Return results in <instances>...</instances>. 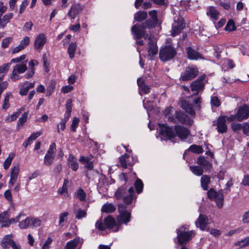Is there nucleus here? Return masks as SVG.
Masks as SVG:
<instances>
[{
	"label": "nucleus",
	"mask_w": 249,
	"mask_h": 249,
	"mask_svg": "<svg viewBox=\"0 0 249 249\" xmlns=\"http://www.w3.org/2000/svg\"><path fill=\"white\" fill-rule=\"evenodd\" d=\"M142 28H139L137 25H134L131 28V32L136 39L143 38L148 43L147 52L150 57L153 56L158 53V47L154 41L153 40V36L152 34H146Z\"/></svg>",
	"instance_id": "nucleus-1"
},
{
	"label": "nucleus",
	"mask_w": 249,
	"mask_h": 249,
	"mask_svg": "<svg viewBox=\"0 0 249 249\" xmlns=\"http://www.w3.org/2000/svg\"><path fill=\"white\" fill-rule=\"evenodd\" d=\"M118 210L120 213L119 215L117 217L119 224L116 226V229L114 230V231H117L119 230L122 223L126 224L129 222L131 217L130 213L126 210V207L124 204L119 205Z\"/></svg>",
	"instance_id": "nucleus-2"
},
{
	"label": "nucleus",
	"mask_w": 249,
	"mask_h": 249,
	"mask_svg": "<svg viewBox=\"0 0 249 249\" xmlns=\"http://www.w3.org/2000/svg\"><path fill=\"white\" fill-rule=\"evenodd\" d=\"M176 54V49L171 45H167L160 50L159 58L161 61L166 62L173 59Z\"/></svg>",
	"instance_id": "nucleus-3"
},
{
	"label": "nucleus",
	"mask_w": 249,
	"mask_h": 249,
	"mask_svg": "<svg viewBox=\"0 0 249 249\" xmlns=\"http://www.w3.org/2000/svg\"><path fill=\"white\" fill-rule=\"evenodd\" d=\"M207 196L211 200H214L218 208H221L223 205L224 195L222 190L218 192L213 189H210L207 192Z\"/></svg>",
	"instance_id": "nucleus-4"
},
{
	"label": "nucleus",
	"mask_w": 249,
	"mask_h": 249,
	"mask_svg": "<svg viewBox=\"0 0 249 249\" xmlns=\"http://www.w3.org/2000/svg\"><path fill=\"white\" fill-rule=\"evenodd\" d=\"M185 228L182 226L177 231V238L179 244H183L192 239L195 233L193 231H185Z\"/></svg>",
	"instance_id": "nucleus-5"
},
{
	"label": "nucleus",
	"mask_w": 249,
	"mask_h": 249,
	"mask_svg": "<svg viewBox=\"0 0 249 249\" xmlns=\"http://www.w3.org/2000/svg\"><path fill=\"white\" fill-rule=\"evenodd\" d=\"M198 74V70L196 67L194 66L187 67L181 74L180 79L183 81L191 80L196 77Z\"/></svg>",
	"instance_id": "nucleus-6"
},
{
	"label": "nucleus",
	"mask_w": 249,
	"mask_h": 249,
	"mask_svg": "<svg viewBox=\"0 0 249 249\" xmlns=\"http://www.w3.org/2000/svg\"><path fill=\"white\" fill-rule=\"evenodd\" d=\"M56 151V144L54 142H53L50 144L45 155L44 159V164L45 165L49 166L53 164L54 160Z\"/></svg>",
	"instance_id": "nucleus-7"
},
{
	"label": "nucleus",
	"mask_w": 249,
	"mask_h": 249,
	"mask_svg": "<svg viewBox=\"0 0 249 249\" xmlns=\"http://www.w3.org/2000/svg\"><path fill=\"white\" fill-rule=\"evenodd\" d=\"M118 224H115V221L114 218L111 216H108L104 219V223H103L101 221H98L96 224L95 226L100 231H104L107 228L110 229H113Z\"/></svg>",
	"instance_id": "nucleus-8"
},
{
	"label": "nucleus",
	"mask_w": 249,
	"mask_h": 249,
	"mask_svg": "<svg viewBox=\"0 0 249 249\" xmlns=\"http://www.w3.org/2000/svg\"><path fill=\"white\" fill-rule=\"evenodd\" d=\"M185 24L183 22L182 18L180 16L174 17V22L172 24V29L171 35L175 36L178 35L184 28Z\"/></svg>",
	"instance_id": "nucleus-9"
},
{
	"label": "nucleus",
	"mask_w": 249,
	"mask_h": 249,
	"mask_svg": "<svg viewBox=\"0 0 249 249\" xmlns=\"http://www.w3.org/2000/svg\"><path fill=\"white\" fill-rule=\"evenodd\" d=\"M149 15L150 16L151 19L146 20L145 22L143 23L142 25L136 24L139 26V28H142V30H144L145 28H149L151 27H154L157 24L158 18H157V13L156 10H152L149 12Z\"/></svg>",
	"instance_id": "nucleus-10"
},
{
	"label": "nucleus",
	"mask_w": 249,
	"mask_h": 249,
	"mask_svg": "<svg viewBox=\"0 0 249 249\" xmlns=\"http://www.w3.org/2000/svg\"><path fill=\"white\" fill-rule=\"evenodd\" d=\"M12 234L6 235L1 241V246L3 249H8L10 246L13 249H21L20 246L16 244L12 239Z\"/></svg>",
	"instance_id": "nucleus-11"
},
{
	"label": "nucleus",
	"mask_w": 249,
	"mask_h": 249,
	"mask_svg": "<svg viewBox=\"0 0 249 249\" xmlns=\"http://www.w3.org/2000/svg\"><path fill=\"white\" fill-rule=\"evenodd\" d=\"M27 69L26 64L25 62L16 65L13 68L11 79L14 81L19 79V74L24 73Z\"/></svg>",
	"instance_id": "nucleus-12"
},
{
	"label": "nucleus",
	"mask_w": 249,
	"mask_h": 249,
	"mask_svg": "<svg viewBox=\"0 0 249 249\" xmlns=\"http://www.w3.org/2000/svg\"><path fill=\"white\" fill-rule=\"evenodd\" d=\"M173 119L174 120H172L171 122L174 123H180L189 125L192 124V121L190 118L181 111H175Z\"/></svg>",
	"instance_id": "nucleus-13"
},
{
	"label": "nucleus",
	"mask_w": 249,
	"mask_h": 249,
	"mask_svg": "<svg viewBox=\"0 0 249 249\" xmlns=\"http://www.w3.org/2000/svg\"><path fill=\"white\" fill-rule=\"evenodd\" d=\"M205 77V75L200 76L197 80L193 82L191 85V90L195 91L194 95H196L200 91H202L204 87L203 80Z\"/></svg>",
	"instance_id": "nucleus-14"
},
{
	"label": "nucleus",
	"mask_w": 249,
	"mask_h": 249,
	"mask_svg": "<svg viewBox=\"0 0 249 249\" xmlns=\"http://www.w3.org/2000/svg\"><path fill=\"white\" fill-rule=\"evenodd\" d=\"M226 123V116H221L218 118L216 122H213V125L216 126V129L219 133H224L227 130Z\"/></svg>",
	"instance_id": "nucleus-15"
},
{
	"label": "nucleus",
	"mask_w": 249,
	"mask_h": 249,
	"mask_svg": "<svg viewBox=\"0 0 249 249\" xmlns=\"http://www.w3.org/2000/svg\"><path fill=\"white\" fill-rule=\"evenodd\" d=\"M83 10V6L79 3L72 4L68 13V16L71 19H74Z\"/></svg>",
	"instance_id": "nucleus-16"
},
{
	"label": "nucleus",
	"mask_w": 249,
	"mask_h": 249,
	"mask_svg": "<svg viewBox=\"0 0 249 249\" xmlns=\"http://www.w3.org/2000/svg\"><path fill=\"white\" fill-rule=\"evenodd\" d=\"M237 120L242 121L249 117V106L244 105L239 107L237 111Z\"/></svg>",
	"instance_id": "nucleus-17"
},
{
	"label": "nucleus",
	"mask_w": 249,
	"mask_h": 249,
	"mask_svg": "<svg viewBox=\"0 0 249 249\" xmlns=\"http://www.w3.org/2000/svg\"><path fill=\"white\" fill-rule=\"evenodd\" d=\"M159 125L161 135L169 139L175 137L176 135L173 128L170 127L164 124H160Z\"/></svg>",
	"instance_id": "nucleus-18"
},
{
	"label": "nucleus",
	"mask_w": 249,
	"mask_h": 249,
	"mask_svg": "<svg viewBox=\"0 0 249 249\" xmlns=\"http://www.w3.org/2000/svg\"><path fill=\"white\" fill-rule=\"evenodd\" d=\"M47 42L46 37L44 34H40L36 36L34 41V48L40 51Z\"/></svg>",
	"instance_id": "nucleus-19"
},
{
	"label": "nucleus",
	"mask_w": 249,
	"mask_h": 249,
	"mask_svg": "<svg viewBox=\"0 0 249 249\" xmlns=\"http://www.w3.org/2000/svg\"><path fill=\"white\" fill-rule=\"evenodd\" d=\"M208 224V217L205 215L200 214L196 221V225L197 227L199 228L201 230L208 231L209 229L207 228Z\"/></svg>",
	"instance_id": "nucleus-20"
},
{
	"label": "nucleus",
	"mask_w": 249,
	"mask_h": 249,
	"mask_svg": "<svg viewBox=\"0 0 249 249\" xmlns=\"http://www.w3.org/2000/svg\"><path fill=\"white\" fill-rule=\"evenodd\" d=\"M175 129L176 134L181 140H185L189 135L188 130L183 126L177 125Z\"/></svg>",
	"instance_id": "nucleus-21"
},
{
	"label": "nucleus",
	"mask_w": 249,
	"mask_h": 249,
	"mask_svg": "<svg viewBox=\"0 0 249 249\" xmlns=\"http://www.w3.org/2000/svg\"><path fill=\"white\" fill-rule=\"evenodd\" d=\"M192 97L189 98V101H183L181 102V107L184 109L186 112L188 113L191 115H194L195 111L193 108V105L189 102H191Z\"/></svg>",
	"instance_id": "nucleus-22"
},
{
	"label": "nucleus",
	"mask_w": 249,
	"mask_h": 249,
	"mask_svg": "<svg viewBox=\"0 0 249 249\" xmlns=\"http://www.w3.org/2000/svg\"><path fill=\"white\" fill-rule=\"evenodd\" d=\"M134 197V190L132 187L128 189L127 194L123 197V201L125 204L129 205L132 203Z\"/></svg>",
	"instance_id": "nucleus-23"
},
{
	"label": "nucleus",
	"mask_w": 249,
	"mask_h": 249,
	"mask_svg": "<svg viewBox=\"0 0 249 249\" xmlns=\"http://www.w3.org/2000/svg\"><path fill=\"white\" fill-rule=\"evenodd\" d=\"M188 57L191 60H197L198 59L202 58L201 55L193 50L191 47H187L186 49Z\"/></svg>",
	"instance_id": "nucleus-24"
},
{
	"label": "nucleus",
	"mask_w": 249,
	"mask_h": 249,
	"mask_svg": "<svg viewBox=\"0 0 249 249\" xmlns=\"http://www.w3.org/2000/svg\"><path fill=\"white\" fill-rule=\"evenodd\" d=\"M35 84V82L32 83L25 82L24 84L22 85V87L19 89V94L21 96L26 95L29 89L34 87Z\"/></svg>",
	"instance_id": "nucleus-25"
},
{
	"label": "nucleus",
	"mask_w": 249,
	"mask_h": 249,
	"mask_svg": "<svg viewBox=\"0 0 249 249\" xmlns=\"http://www.w3.org/2000/svg\"><path fill=\"white\" fill-rule=\"evenodd\" d=\"M130 157L129 155L125 154L120 158V164L123 168H126L127 166H132L134 164L133 162H130Z\"/></svg>",
	"instance_id": "nucleus-26"
},
{
	"label": "nucleus",
	"mask_w": 249,
	"mask_h": 249,
	"mask_svg": "<svg viewBox=\"0 0 249 249\" xmlns=\"http://www.w3.org/2000/svg\"><path fill=\"white\" fill-rule=\"evenodd\" d=\"M206 14L213 20H216L218 19L219 16V12L213 6H209L207 8Z\"/></svg>",
	"instance_id": "nucleus-27"
},
{
	"label": "nucleus",
	"mask_w": 249,
	"mask_h": 249,
	"mask_svg": "<svg viewBox=\"0 0 249 249\" xmlns=\"http://www.w3.org/2000/svg\"><path fill=\"white\" fill-rule=\"evenodd\" d=\"M9 218L7 212L5 211L0 214V224L2 227H8L10 226Z\"/></svg>",
	"instance_id": "nucleus-28"
},
{
	"label": "nucleus",
	"mask_w": 249,
	"mask_h": 249,
	"mask_svg": "<svg viewBox=\"0 0 249 249\" xmlns=\"http://www.w3.org/2000/svg\"><path fill=\"white\" fill-rule=\"evenodd\" d=\"M197 163L205 170H209L212 168L211 163L207 161L204 157H200L198 159Z\"/></svg>",
	"instance_id": "nucleus-29"
},
{
	"label": "nucleus",
	"mask_w": 249,
	"mask_h": 249,
	"mask_svg": "<svg viewBox=\"0 0 249 249\" xmlns=\"http://www.w3.org/2000/svg\"><path fill=\"white\" fill-rule=\"evenodd\" d=\"M68 161L69 167L71 168L73 171H77L79 167L77 159L72 155H70Z\"/></svg>",
	"instance_id": "nucleus-30"
},
{
	"label": "nucleus",
	"mask_w": 249,
	"mask_h": 249,
	"mask_svg": "<svg viewBox=\"0 0 249 249\" xmlns=\"http://www.w3.org/2000/svg\"><path fill=\"white\" fill-rule=\"evenodd\" d=\"M13 15L12 13L5 15L2 18L0 16V28H4L13 18Z\"/></svg>",
	"instance_id": "nucleus-31"
},
{
	"label": "nucleus",
	"mask_w": 249,
	"mask_h": 249,
	"mask_svg": "<svg viewBox=\"0 0 249 249\" xmlns=\"http://www.w3.org/2000/svg\"><path fill=\"white\" fill-rule=\"evenodd\" d=\"M127 191L128 190L125 186H121L116 190L114 196L116 199H120L127 194Z\"/></svg>",
	"instance_id": "nucleus-32"
},
{
	"label": "nucleus",
	"mask_w": 249,
	"mask_h": 249,
	"mask_svg": "<svg viewBox=\"0 0 249 249\" xmlns=\"http://www.w3.org/2000/svg\"><path fill=\"white\" fill-rule=\"evenodd\" d=\"M137 83L140 89V92L143 91L144 93H148L150 91V87L145 85L142 78H139L137 80Z\"/></svg>",
	"instance_id": "nucleus-33"
},
{
	"label": "nucleus",
	"mask_w": 249,
	"mask_h": 249,
	"mask_svg": "<svg viewBox=\"0 0 249 249\" xmlns=\"http://www.w3.org/2000/svg\"><path fill=\"white\" fill-rule=\"evenodd\" d=\"M116 210L115 206L112 203H107L102 207L101 211L106 213H113Z\"/></svg>",
	"instance_id": "nucleus-34"
},
{
	"label": "nucleus",
	"mask_w": 249,
	"mask_h": 249,
	"mask_svg": "<svg viewBox=\"0 0 249 249\" xmlns=\"http://www.w3.org/2000/svg\"><path fill=\"white\" fill-rule=\"evenodd\" d=\"M210 183V177L207 175H203L201 178V185L204 190H207L208 185Z\"/></svg>",
	"instance_id": "nucleus-35"
},
{
	"label": "nucleus",
	"mask_w": 249,
	"mask_h": 249,
	"mask_svg": "<svg viewBox=\"0 0 249 249\" xmlns=\"http://www.w3.org/2000/svg\"><path fill=\"white\" fill-rule=\"evenodd\" d=\"M68 181L65 179L63 186L61 188H59L58 190V193L63 195L64 198H66L69 196L68 192L67 191V184Z\"/></svg>",
	"instance_id": "nucleus-36"
},
{
	"label": "nucleus",
	"mask_w": 249,
	"mask_h": 249,
	"mask_svg": "<svg viewBox=\"0 0 249 249\" xmlns=\"http://www.w3.org/2000/svg\"><path fill=\"white\" fill-rule=\"evenodd\" d=\"M176 111L173 107H168L165 110V115L168 120L172 122L174 120L173 118L175 116V112Z\"/></svg>",
	"instance_id": "nucleus-37"
},
{
	"label": "nucleus",
	"mask_w": 249,
	"mask_h": 249,
	"mask_svg": "<svg viewBox=\"0 0 249 249\" xmlns=\"http://www.w3.org/2000/svg\"><path fill=\"white\" fill-rule=\"evenodd\" d=\"M80 243V239L76 238L68 242L65 246V249H74Z\"/></svg>",
	"instance_id": "nucleus-38"
},
{
	"label": "nucleus",
	"mask_w": 249,
	"mask_h": 249,
	"mask_svg": "<svg viewBox=\"0 0 249 249\" xmlns=\"http://www.w3.org/2000/svg\"><path fill=\"white\" fill-rule=\"evenodd\" d=\"M66 111L65 112L66 119L68 120L71 116L72 109V100L69 99L67 101L66 104Z\"/></svg>",
	"instance_id": "nucleus-39"
},
{
	"label": "nucleus",
	"mask_w": 249,
	"mask_h": 249,
	"mask_svg": "<svg viewBox=\"0 0 249 249\" xmlns=\"http://www.w3.org/2000/svg\"><path fill=\"white\" fill-rule=\"evenodd\" d=\"M187 151H191L192 152L196 154H200L203 152V150L202 146L193 144L189 147V148L187 149Z\"/></svg>",
	"instance_id": "nucleus-40"
},
{
	"label": "nucleus",
	"mask_w": 249,
	"mask_h": 249,
	"mask_svg": "<svg viewBox=\"0 0 249 249\" xmlns=\"http://www.w3.org/2000/svg\"><path fill=\"white\" fill-rule=\"evenodd\" d=\"M147 17V13L144 11H139L137 12L134 17L135 20L138 21H141L145 19Z\"/></svg>",
	"instance_id": "nucleus-41"
},
{
	"label": "nucleus",
	"mask_w": 249,
	"mask_h": 249,
	"mask_svg": "<svg viewBox=\"0 0 249 249\" xmlns=\"http://www.w3.org/2000/svg\"><path fill=\"white\" fill-rule=\"evenodd\" d=\"M30 226L32 227L37 228L41 224V220L39 218L30 217Z\"/></svg>",
	"instance_id": "nucleus-42"
},
{
	"label": "nucleus",
	"mask_w": 249,
	"mask_h": 249,
	"mask_svg": "<svg viewBox=\"0 0 249 249\" xmlns=\"http://www.w3.org/2000/svg\"><path fill=\"white\" fill-rule=\"evenodd\" d=\"M15 157L14 153H10L7 158L5 160L3 163V168L4 169H7L11 165V162Z\"/></svg>",
	"instance_id": "nucleus-43"
},
{
	"label": "nucleus",
	"mask_w": 249,
	"mask_h": 249,
	"mask_svg": "<svg viewBox=\"0 0 249 249\" xmlns=\"http://www.w3.org/2000/svg\"><path fill=\"white\" fill-rule=\"evenodd\" d=\"M191 171L196 176H201L203 173V170L202 167L198 166H190Z\"/></svg>",
	"instance_id": "nucleus-44"
},
{
	"label": "nucleus",
	"mask_w": 249,
	"mask_h": 249,
	"mask_svg": "<svg viewBox=\"0 0 249 249\" xmlns=\"http://www.w3.org/2000/svg\"><path fill=\"white\" fill-rule=\"evenodd\" d=\"M9 67V64H6L0 66V81L3 80L5 73L7 72Z\"/></svg>",
	"instance_id": "nucleus-45"
},
{
	"label": "nucleus",
	"mask_w": 249,
	"mask_h": 249,
	"mask_svg": "<svg viewBox=\"0 0 249 249\" xmlns=\"http://www.w3.org/2000/svg\"><path fill=\"white\" fill-rule=\"evenodd\" d=\"M76 48V45L74 43H71L68 48V53L70 58H73Z\"/></svg>",
	"instance_id": "nucleus-46"
},
{
	"label": "nucleus",
	"mask_w": 249,
	"mask_h": 249,
	"mask_svg": "<svg viewBox=\"0 0 249 249\" xmlns=\"http://www.w3.org/2000/svg\"><path fill=\"white\" fill-rule=\"evenodd\" d=\"M30 225V217L20 221L18 223V227L20 229H27L28 226Z\"/></svg>",
	"instance_id": "nucleus-47"
},
{
	"label": "nucleus",
	"mask_w": 249,
	"mask_h": 249,
	"mask_svg": "<svg viewBox=\"0 0 249 249\" xmlns=\"http://www.w3.org/2000/svg\"><path fill=\"white\" fill-rule=\"evenodd\" d=\"M236 246H239L241 248L249 246V236L235 243Z\"/></svg>",
	"instance_id": "nucleus-48"
},
{
	"label": "nucleus",
	"mask_w": 249,
	"mask_h": 249,
	"mask_svg": "<svg viewBox=\"0 0 249 249\" xmlns=\"http://www.w3.org/2000/svg\"><path fill=\"white\" fill-rule=\"evenodd\" d=\"M135 186L138 194L141 193L143 189V184L142 181L138 178L135 182Z\"/></svg>",
	"instance_id": "nucleus-49"
},
{
	"label": "nucleus",
	"mask_w": 249,
	"mask_h": 249,
	"mask_svg": "<svg viewBox=\"0 0 249 249\" xmlns=\"http://www.w3.org/2000/svg\"><path fill=\"white\" fill-rule=\"evenodd\" d=\"M235 29L236 27L234 21L231 19H230L225 27V30L227 31L231 32L235 30Z\"/></svg>",
	"instance_id": "nucleus-50"
},
{
	"label": "nucleus",
	"mask_w": 249,
	"mask_h": 249,
	"mask_svg": "<svg viewBox=\"0 0 249 249\" xmlns=\"http://www.w3.org/2000/svg\"><path fill=\"white\" fill-rule=\"evenodd\" d=\"M223 47L221 45H215L213 47V49L215 52L214 55L215 57L219 59L221 56V53L223 51Z\"/></svg>",
	"instance_id": "nucleus-51"
},
{
	"label": "nucleus",
	"mask_w": 249,
	"mask_h": 249,
	"mask_svg": "<svg viewBox=\"0 0 249 249\" xmlns=\"http://www.w3.org/2000/svg\"><path fill=\"white\" fill-rule=\"evenodd\" d=\"M77 198L80 201H83L85 200L86 195L84 190L82 189H79L76 193Z\"/></svg>",
	"instance_id": "nucleus-52"
},
{
	"label": "nucleus",
	"mask_w": 249,
	"mask_h": 249,
	"mask_svg": "<svg viewBox=\"0 0 249 249\" xmlns=\"http://www.w3.org/2000/svg\"><path fill=\"white\" fill-rule=\"evenodd\" d=\"M19 172L18 166L13 167L11 169V176L13 178H17Z\"/></svg>",
	"instance_id": "nucleus-53"
},
{
	"label": "nucleus",
	"mask_w": 249,
	"mask_h": 249,
	"mask_svg": "<svg viewBox=\"0 0 249 249\" xmlns=\"http://www.w3.org/2000/svg\"><path fill=\"white\" fill-rule=\"evenodd\" d=\"M86 212L83 210L78 209L76 212L75 218L79 219L86 216Z\"/></svg>",
	"instance_id": "nucleus-54"
},
{
	"label": "nucleus",
	"mask_w": 249,
	"mask_h": 249,
	"mask_svg": "<svg viewBox=\"0 0 249 249\" xmlns=\"http://www.w3.org/2000/svg\"><path fill=\"white\" fill-rule=\"evenodd\" d=\"M79 122V120L77 117H74L73 119L72 124L71 126V130L73 132L76 131V128L77 127Z\"/></svg>",
	"instance_id": "nucleus-55"
},
{
	"label": "nucleus",
	"mask_w": 249,
	"mask_h": 249,
	"mask_svg": "<svg viewBox=\"0 0 249 249\" xmlns=\"http://www.w3.org/2000/svg\"><path fill=\"white\" fill-rule=\"evenodd\" d=\"M30 38L28 36H25L23 39L21 40L19 44L24 49L30 44Z\"/></svg>",
	"instance_id": "nucleus-56"
},
{
	"label": "nucleus",
	"mask_w": 249,
	"mask_h": 249,
	"mask_svg": "<svg viewBox=\"0 0 249 249\" xmlns=\"http://www.w3.org/2000/svg\"><path fill=\"white\" fill-rule=\"evenodd\" d=\"M242 221L244 224L249 223V209L243 213Z\"/></svg>",
	"instance_id": "nucleus-57"
},
{
	"label": "nucleus",
	"mask_w": 249,
	"mask_h": 249,
	"mask_svg": "<svg viewBox=\"0 0 249 249\" xmlns=\"http://www.w3.org/2000/svg\"><path fill=\"white\" fill-rule=\"evenodd\" d=\"M12 39V38L10 37L3 39L1 42V47L3 48H7Z\"/></svg>",
	"instance_id": "nucleus-58"
},
{
	"label": "nucleus",
	"mask_w": 249,
	"mask_h": 249,
	"mask_svg": "<svg viewBox=\"0 0 249 249\" xmlns=\"http://www.w3.org/2000/svg\"><path fill=\"white\" fill-rule=\"evenodd\" d=\"M29 2L28 0H24L20 5L19 13L21 14L25 11L27 6L28 5Z\"/></svg>",
	"instance_id": "nucleus-59"
},
{
	"label": "nucleus",
	"mask_w": 249,
	"mask_h": 249,
	"mask_svg": "<svg viewBox=\"0 0 249 249\" xmlns=\"http://www.w3.org/2000/svg\"><path fill=\"white\" fill-rule=\"evenodd\" d=\"M68 212H64L63 213H61L59 215V224L61 225L62 223H63L64 221H66L67 217L68 215Z\"/></svg>",
	"instance_id": "nucleus-60"
},
{
	"label": "nucleus",
	"mask_w": 249,
	"mask_h": 249,
	"mask_svg": "<svg viewBox=\"0 0 249 249\" xmlns=\"http://www.w3.org/2000/svg\"><path fill=\"white\" fill-rule=\"evenodd\" d=\"M55 87V82L54 81H51L47 88V91L49 92V94H51L54 91Z\"/></svg>",
	"instance_id": "nucleus-61"
},
{
	"label": "nucleus",
	"mask_w": 249,
	"mask_h": 249,
	"mask_svg": "<svg viewBox=\"0 0 249 249\" xmlns=\"http://www.w3.org/2000/svg\"><path fill=\"white\" fill-rule=\"evenodd\" d=\"M72 89H73L72 86H70V85H67V86L63 87L61 88V91L62 92H63L64 93H67L70 92Z\"/></svg>",
	"instance_id": "nucleus-62"
},
{
	"label": "nucleus",
	"mask_w": 249,
	"mask_h": 249,
	"mask_svg": "<svg viewBox=\"0 0 249 249\" xmlns=\"http://www.w3.org/2000/svg\"><path fill=\"white\" fill-rule=\"evenodd\" d=\"M211 104L213 106L218 107L220 105V102L217 97H213L211 99Z\"/></svg>",
	"instance_id": "nucleus-63"
},
{
	"label": "nucleus",
	"mask_w": 249,
	"mask_h": 249,
	"mask_svg": "<svg viewBox=\"0 0 249 249\" xmlns=\"http://www.w3.org/2000/svg\"><path fill=\"white\" fill-rule=\"evenodd\" d=\"M242 184L245 186H249V175H245L242 181Z\"/></svg>",
	"instance_id": "nucleus-64"
}]
</instances>
